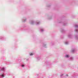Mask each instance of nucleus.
<instances>
[{
	"label": "nucleus",
	"instance_id": "nucleus-1",
	"mask_svg": "<svg viewBox=\"0 0 78 78\" xmlns=\"http://www.w3.org/2000/svg\"><path fill=\"white\" fill-rule=\"evenodd\" d=\"M66 58H69V55H66Z\"/></svg>",
	"mask_w": 78,
	"mask_h": 78
},
{
	"label": "nucleus",
	"instance_id": "nucleus-2",
	"mask_svg": "<svg viewBox=\"0 0 78 78\" xmlns=\"http://www.w3.org/2000/svg\"><path fill=\"white\" fill-rule=\"evenodd\" d=\"M1 76H2V77H4L5 76H4V75H1Z\"/></svg>",
	"mask_w": 78,
	"mask_h": 78
},
{
	"label": "nucleus",
	"instance_id": "nucleus-3",
	"mask_svg": "<svg viewBox=\"0 0 78 78\" xmlns=\"http://www.w3.org/2000/svg\"><path fill=\"white\" fill-rule=\"evenodd\" d=\"M5 69V68H3L2 69V70H4Z\"/></svg>",
	"mask_w": 78,
	"mask_h": 78
},
{
	"label": "nucleus",
	"instance_id": "nucleus-4",
	"mask_svg": "<svg viewBox=\"0 0 78 78\" xmlns=\"http://www.w3.org/2000/svg\"><path fill=\"white\" fill-rule=\"evenodd\" d=\"M33 55V54H30V56H32V55Z\"/></svg>",
	"mask_w": 78,
	"mask_h": 78
},
{
	"label": "nucleus",
	"instance_id": "nucleus-5",
	"mask_svg": "<svg viewBox=\"0 0 78 78\" xmlns=\"http://www.w3.org/2000/svg\"><path fill=\"white\" fill-rule=\"evenodd\" d=\"M22 67H24V65H22Z\"/></svg>",
	"mask_w": 78,
	"mask_h": 78
},
{
	"label": "nucleus",
	"instance_id": "nucleus-6",
	"mask_svg": "<svg viewBox=\"0 0 78 78\" xmlns=\"http://www.w3.org/2000/svg\"><path fill=\"white\" fill-rule=\"evenodd\" d=\"M76 32H78V31H77V30H76Z\"/></svg>",
	"mask_w": 78,
	"mask_h": 78
},
{
	"label": "nucleus",
	"instance_id": "nucleus-7",
	"mask_svg": "<svg viewBox=\"0 0 78 78\" xmlns=\"http://www.w3.org/2000/svg\"><path fill=\"white\" fill-rule=\"evenodd\" d=\"M66 76H68V75H66Z\"/></svg>",
	"mask_w": 78,
	"mask_h": 78
}]
</instances>
